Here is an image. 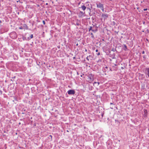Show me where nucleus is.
Wrapping results in <instances>:
<instances>
[{
	"mask_svg": "<svg viewBox=\"0 0 149 149\" xmlns=\"http://www.w3.org/2000/svg\"><path fill=\"white\" fill-rule=\"evenodd\" d=\"M108 17V14H102L101 16V20L105 21V20L107 19Z\"/></svg>",
	"mask_w": 149,
	"mask_h": 149,
	"instance_id": "1",
	"label": "nucleus"
},
{
	"mask_svg": "<svg viewBox=\"0 0 149 149\" xmlns=\"http://www.w3.org/2000/svg\"><path fill=\"white\" fill-rule=\"evenodd\" d=\"M68 93L69 95H74L75 93V91L73 90H70L68 91Z\"/></svg>",
	"mask_w": 149,
	"mask_h": 149,
	"instance_id": "2",
	"label": "nucleus"
},
{
	"mask_svg": "<svg viewBox=\"0 0 149 149\" xmlns=\"http://www.w3.org/2000/svg\"><path fill=\"white\" fill-rule=\"evenodd\" d=\"M145 73L146 75L149 77V68H146L145 70Z\"/></svg>",
	"mask_w": 149,
	"mask_h": 149,
	"instance_id": "3",
	"label": "nucleus"
},
{
	"mask_svg": "<svg viewBox=\"0 0 149 149\" xmlns=\"http://www.w3.org/2000/svg\"><path fill=\"white\" fill-rule=\"evenodd\" d=\"M97 8H102L103 7V5L101 3H99V4H97Z\"/></svg>",
	"mask_w": 149,
	"mask_h": 149,
	"instance_id": "4",
	"label": "nucleus"
},
{
	"mask_svg": "<svg viewBox=\"0 0 149 149\" xmlns=\"http://www.w3.org/2000/svg\"><path fill=\"white\" fill-rule=\"evenodd\" d=\"M92 58V56L91 55H89L88 56L86 57V59L88 60L89 61V60H91Z\"/></svg>",
	"mask_w": 149,
	"mask_h": 149,
	"instance_id": "5",
	"label": "nucleus"
},
{
	"mask_svg": "<svg viewBox=\"0 0 149 149\" xmlns=\"http://www.w3.org/2000/svg\"><path fill=\"white\" fill-rule=\"evenodd\" d=\"M93 80V78L90 77H89L88 78V81H92Z\"/></svg>",
	"mask_w": 149,
	"mask_h": 149,
	"instance_id": "6",
	"label": "nucleus"
},
{
	"mask_svg": "<svg viewBox=\"0 0 149 149\" xmlns=\"http://www.w3.org/2000/svg\"><path fill=\"white\" fill-rule=\"evenodd\" d=\"M12 35H15V36L14 37V38H16V33L15 32H12V33H11L10 34V36H12Z\"/></svg>",
	"mask_w": 149,
	"mask_h": 149,
	"instance_id": "7",
	"label": "nucleus"
},
{
	"mask_svg": "<svg viewBox=\"0 0 149 149\" xmlns=\"http://www.w3.org/2000/svg\"><path fill=\"white\" fill-rule=\"evenodd\" d=\"M81 7L82 10H84L86 9V7L84 5L82 6Z\"/></svg>",
	"mask_w": 149,
	"mask_h": 149,
	"instance_id": "8",
	"label": "nucleus"
},
{
	"mask_svg": "<svg viewBox=\"0 0 149 149\" xmlns=\"http://www.w3.org/2000/svg\"><path fill=\"white\" fill-rule=\"evenodd\" d=\"M30 38H33V34H31V35H30Z\"/></svg>",
	"mask_w": 149,
	"mask_h": 149,
	"instance_id": "9",
	"label": "nucleus"
},
{
	"mask_svg": "<svg viewBox=\"0 0 149 149\" xmlns=\"http://www.w3.org/2000/svg\"><path fill=\"white\" fill-rule=\"evenodd\" d=\"M101 9L102 10V11L103 12L104 11V7H102V8H101Z\"/></svg>",
	"mask_w": 149,
	"mask_h": 149,
	"instance_id": "10",
	"label": "nucleus"
},
{
	"mask_svg": "<svg viewBox=\"0 0 149 149\" xmlns=\"http://www.w3.org/2000/svg\"><path fill=\"white\" fill-rule=\"evenodd\" d=\"M144 112L146 113L147 112V111H146V109H144Z\"/></svg>",
	"mask_w": 149,
	"mask_h": 149,
	"instance_id": "11",
	"label": "nucleus"
},
{
	"mask_svg": "<svg viewBox=\"0 0 149 149\" xmlns=\"http://www.w3.org/2000/svg\"><path fill=\"white\" fill-rule=\"evenodd\" d=\"M42 22H43V23L44 24H45V21L44 20H43L42 21Z\"/></svg>",
	"mask_w": 149,
	"mask_h": 149,
	"instance_id": "12",
	"label": "nucleus"
},
{
	"mask_svg": "<svg viewBox=\"0 0 149 149\" xmlns=\"http://www.w3.org/2000/svg\"><path fill=\"white\" fill-rule=\"evenodd\" d=\"M147 10V8H145V9H143V10L144 11H146V10Z\"/></svg>",
	"mask_w": 149,
	"mask_h": 149,
	"instance_id": "13",
	"label": "nucleus"
},
{
	"mask_svg": "<svg viewBox=\"0 0 149 149\" xmlns=\"http://www.w3.org/2000/svg\"><path fill=\"white\" fill-rule=\"evenodd\" d=\"M91 29H92V27H90V28H89V31H90V30H91Z\"/></svg>",
	"mask_w": 149,
	"mask_h": 149,
	"instance_id": "14",
	"label": "nucleus"
},
{
	"mask_svg": "<svg viewBox=\"0 0 149 149\" xmlns=\"http://www.w3.org/2000/svg\"><path fill=\"white\" fill-rule=\"evenodd\" d=\"M144 53H145V52H144V51H143L142 52V53L143 54H144Z\"/></svg>",
	"mask_w": 149,
	"mask_h": 149,
	"instance_id": "15",
	"label": "nucleus"
},
{
	"mask_svg": "<svg viewBox=\"0 0 149 149\" xmlns=\"http://www.w3.org/2000/svg\"><path fill=\"white\" fill-rule=\"evenodd\" d=\"M97 55H100V52H99L97 54Z\"/></svg>",
	"mask_w": 149,
	"mask_h": 149,
	"instance_id": "16",
	"label": "nucleus"
},
{
	"mask_svg": "<svg viewBox=\"0 0 149 149\" xmlns=\"http://www.w3.org/2000/svg\"><path fill=\"white\" fill-rule=\"evenodd\" d=\"M95 51L96 52H97L98 51V50L97 49H96Z\"/></svg>",
	"mask_w": 149,
	"mask_h": 149,
	"instance_id": "17",
	"label": "nucleus"
},
{
	"mask_svg": "<svg viewBox=\"0 0 149 149\" xmlns=\"http://www.w3.org/2000/svg\"><path fill=\"white\" fill-rule=\"evenodd\" d=\"M105 68L106 69H107L108 67L107 66H106Z\"/></svg>",
	"mask_w": 149,
	"mask_h": 149,
	"instance_id": "18",
	"label": "nucleus"
},
{
	"mask_svg": "<svg viewBox=\"0 0 149 149\" xmlns=\"http://www.w3.org/2000/svg\"><path fill=\"white\" fill-rule=\"evenodd\" d=\"M97 83V82H94V84H96Z\"/></svg>",
	"mask_w": 149,
	"mask_h": 149,
	"instance_id": "19",
	"label": "nucleus"
},
{
	"mask_svg": "<svg viewBox=\"0 0 149 149\" xmlns=\"http://www.w3.org/2000/svg\"><path fill=\"white\" fill-rule=\"evenodd\" d=\"M97 83L98 84V85L99 84V82H97Z\"/></svg>",
	"mask_w": 149,
	"mask_h": 149,
	"instance_id": "20",
	"label": "nucleus"
},
{
	"mask_svg": "<svg viewBox=\"0 0 149 149\" xmlns=\"http://www.w3.org/2000/svg\"><path fill=\"white\" fill-rule=\"evenodd\" d=\"M85 51L86 52H87V49H86L85 50Z\"/></svg>",
	"mask_w": 149,
	"mask_h": 149,
	"instance_id": "21",
	"label": "nucleus"
},
{
	"mask_svg": "<svg viewBox=\"0 0 149 149\" xmlns=\"http://www.w3.org/2000/svg\"><path fill=\"white\" fill-rule=\"evenodd\" d=\"M19 28L20 29H22V28H21V27H20Z\"/></svg>",
	"mask_w": 149,
	"mask_h": 149,
	"instance_id": "22",
	"label": "nucleus"
},
{
	"mask_svg": "<svg viewBox=\"0 0 149 149\" xmlns=\"http://www.w3.org/2000/svg\"><path fill=\"white\" fill-rule=\"evenodd\" d=\"M110 104H113V103H110Z\"/></svg>",
	"mask_w": 149,
	"mask_h": 149,
	"instance_id": "23",
	"label": "nucleus"
},
{
	"mask_svg": "<svg viewBox=\"0 0 149 149\" xmlns=\"http://www.w3.org/2000/svg\"><path fill=\"white\" fill-rule=\"evenodd\" d=\"M121 68H122V69H123V68H122V67H121Z\"/></svg>",
	"mask_w": 149,
	"mask_h": 149,
	"instance_id": "24",
	"label": "nucleus"
},
{
	"mask_svg": "<svg viewBox=\"0 0 149 149\" xmlns=\"http://www.w3.org/2000/svg\"><path fill=\"white\" fill-rule=\"evenodd\" d=\"M121 68H122V69H123V68H122V67H121Z\"/></svg>",
	"mask_w": 149,
	"mask_h": 149,
	"instance_id": "25",
	"label": "nucleus"
},
{
	"mask_svg": "<svg viewBox=\"0 0 149 149\" xmlns=\"http://www.w3.org/2000/svg\"><path fill=\"white\" fill-rule=\"evenodd\" d=\"M121 68H122V69H123V68H122V67H121Z\"/></svg>",
	"mask_w": 149,
	"mask_h": 149,
	"instance_id": "26",
	"label": "nucleus"
},
{
	"mask_svg": "<svg viewBox=\"0 0 149 149\" xmlns=\"http://www.w3.org/2000/svg\"><path fill=\"white\" fill-rule=\"evenodd\" d=\"M121 68H122V69H123V68H122V67H121Z\"/></svg>",
	"mask_w": 149,
	"mask_h": 149,
	"instance_id": "27",
	"label": "nucleus"
}]
</instances>
